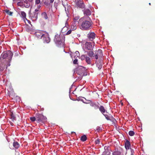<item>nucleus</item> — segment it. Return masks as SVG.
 <instances>
[{
	"instance_id": "1",
	"label": "nucleus",
	"mask_w": 155,
	"mask_h": 155,
	"mask_svg": "<svg viewBox=\"0 0 155 155\" xmlns=\"http://www.w3.org/2000/svg\"><path fill=\"white\" fill-rule=\"evenodd\" d=\"M78 24L80 26V29L83 30H89L93 27V23L91 20H85L82 18L79 20Z\"/></svg>"
},
{
	"instance_id": "2",
	"label": "nucleus",
	"mask_w": 155,
	"mask_h": 155,
	"mask_svg": "<svg viewBox=\"0 0 155 155\" xmlns=\"http://www.w3.org/2000/svg\"><path fill=\"white\" fill-rule=\"evenodd\" d=\"M13 55V53L10 51L8 50L4 51L1 55L0 61H2L4 59H6L8 62H10L12 60Z\"/></svg>"
},
{
	"instance_id": "3",
	"label": "nucleus",
	"mask_w": 155,
	"mask_h": 155,
	"mask_svg": "<svg viewBox=\"0 0 155 155\" xmlns=\"http://www.w3.org/2000/svg\"><path fill=\"white\" fill-rule=\"evenodd\" d=\"M37 122V123H44L46 121L47 118L41 114L37 113L36 114Z\"/></svg>"
},
{
	"instance_id": "4",
	"label": "nucleus",
	"mask_w": 155,
	"mask_h": 155,
	"mask_svg": "<svg viewBox=\"0 0 155 155\" xmlns=\"http://www.w3.org/2000/svg\"><path fill=\"white\" fill-rule=\"evenodd\" d=\"M75 5L76 7L81 8H84L85 7V5L83 1L81 0H76Z\"/></svg>"
},
{
	"instance_id": "5",
	"label": "nucleus",
	"mask_w": 155,
	"mask_h": 155,
	"mask_svg": "<svg viewBox=\"0 0 155 155\" xmlns=\"http://www.w3.org/2000/svg\"><path fill=\"white\" fill-rule=\"evenodd\" d=\"M62 40H64V36L60 34H57L55 35L54 41L55 43H58V41H61Z\"/></svg>"
},
{
	"instance_id": "6",
	"label": "nucleus",
	"mask_w": 155,
	"mask_h": 155,
	"mask_svg": "<svg viewBox=\"0 0 155 155\" xmlns=\"http://www.w3.org/2000/svg\"><path fill=\"white\" fill-rule=\"evenodd\" d=\"M85 68L82 66H78L77 70L76 72L78 74L81 75H82L85 71Z\"/></svg>"
},
{
	"instance_id": "7",
	"label": "nucleus",
	"mask_w": 155,
	"mask_h": 155,
	"mask_svg": "<svg viewBox=\"0 0 155 155\" xmlns=\"http://www.w3.org/2000/svg\"><path fill=\"white\" fill-rule=\"evenodd\" d=\"M95 58L97 59L98 58L101 59L103 56L102 51L100 49H99L98 50L95 52Z\"/></svg>"
},
{
	"instance_id": "8",
	"label": "nucleus",
	"mask_w": 155,
	"mask_h": 155,
	"mask_svg": "<svg viewBox=\"0 0 155 155\" xmlns=\"http://www.w3.org/2000/svg\"><path fill=\"white\" fill-rule=\"evenodd\" d=\"M87 37L90 41H92L95 38V34L93 32H89L87 35Z\"/></svg>"
},
{
	"instance_id": "9",
	"label": "nucleus",
	"mask_w": 155,
	"mask_h": 155,
	"mask_svg": "<svg viewBox=\"0 0 155 155\" xmlns=\"http://www.w3.org/2000/svg\"><path fill=\"white\" fill-rule=\"evenodd\" d=\"M38 14V12H34L33 13L30 14V16L33 21H35L37 19Z\"/></svg>"
},
{
	"instance_id": "10",
	"label": "nucleus",
	"mask_w": 155,
	"mask_h": 155,
	"mask_svg": "<svg viewBox=\"0 0 155 155\" xmlns=\"http://www.w3.org/2000/svg\"><path fill=\"white\" fill-rule=\"evenodd\" d=\"M41 39L43 40L44 43H48L50 41V38L47 35L44 34Z\"/></svg>"
},
{
	"instance_id": "11",
	"label": "nucleus",
	"mask_w": 155,
	"mask_h": 155,
	"mask_svg": "<svg viewBox=\"0 0 155 155\" xmlns=\"http://www.w3.org/2000/svg\"><path fill=\"white\" fill-rule=\"evenodd\" d=\"M64 40H62L61 41H58V43H55L57 46L60 48H63L64 46Z\"/></svg>"
},
{
	"instance_id": "12",
	"label": "nucleus",
	"mask_w": 155,
	"mask_h": 155,
	"mask_svg": "<svg viewBox=\"0 0 155 155\" xmlns=\"http://www.w3.org/2000/svg\"><path fill=\"white\" fill-rule=\"evenodd\" d=\"M44 34L42 33L41 31H38L35 32V35L38 38L41 39Z\"/></svg>"
},
{
	"instance_id": "13",
	"label": "nucleus",
	"mask_w": 155,
	"mask_h": 155,
	"mask_svg": "<svg viewBox=\"0 0 155 155\" xmlns=\"http://www.w3.org/2000/svg\"><path fill=\"white\" fill-rule=\"evenodd\" d=\"M103 115L105 117V118L107 120H112L114 118L110 114L109 115L104 114Z\"/></svg>"
},
{
	"instance_id": "14",
	"label": "nucleus",
	"mask_w": 155,
	"mask_h": 155,
	"mask_svg": "<svg viewBox=\"0 0 155 155\" xmlns=\"http://www.w3.org/2000/svg\"><path fill=\"white\" fill-rule=\"evenodd\" d=\"M98 108H99L100 111L103 114H104L106 112H107V110L103 106H101L100 107L99 106Z\"/></svg>"
},
{
	"instance_id": "15",
	"label": "nucleus",
	"mask_w": 155,
	"mask_h": 155,
	"mask_svg": "<svg viewBox=\"0 0 155 155\" xmlns=\"http://www.w3.org/2000/svg\"><path fill=\"white\" fill-rule=\"evenodd\" d=\"M130 144V142L127 140L125 143V147L126 150L129 149Z\"/></svg>"
},
{
	"instance_id": "16",
	"label": "nucleus",
	"mask_w": 155,
	"mask_h": 155,
	"mask_svg": "<svg viewBox=\"0 0 155 155\" xmlns=\"http://www.w3.org/2000/svg\"><path fill=\"white\" fill-rule=\"evenodd\" d=\"M86 44L87 45L86 48L89 50H91L92 48L91 43L86 42Z\"/></svg>"
},
{
	"instance_id": "17",
	"label": "nucleus",
	"mask_w": 155,
	"mask_h": 155,
	"mask_svg": "<svg viewBox=\"0 0 155 155\" xmlns=\"http://www.w3.org/2000/svg\"><path fill=\"white\" fill-rule=\"evenodd\" d=\"M71 29L73 30H74L77 28V24L76 23L73 22L71 25Z\"/></svg>"
},
{
	"instance_id": "18",
	"label": "nucleus",
	"mask_w": 155,
	"mask_h": 155,
	"mask_svg": "<svg viewBox=\"0 0 155 155\" xmlns=\"http://www.w3.org/2000/svg\"><path fill=\"white\" fill-rule=\"evenodd\" d=\"M13 146L15 149H18L19 146L20 144L16 141H14L13 143Z\"/></svg>"
},
{
	"instance_id": "19",
	"label": "nucleus",
	"mask_w": 155,
	"mask_h": 155,
	"mask_svg": "<svg viewBox=\"0 0 155 155\" xmlns=\"http://www.w3.org/2000/svg\"><path fill=\"white\" fill-rule=\"evenodd\" d=\"M90 105L92 107H94L95 109H97L99 107V106L97 105L95 103L92 102H91Z\"/></svg>"
},
{
	"instance_id": "20",
	"label": "nucleus",
	"mask_w": 155,
	"mask_h": 155,
	"mask_svg": "<svg viewBox=\"0 0 155 155\" xmlns=\"http://www.w3.org/2000/svg\"><path fill=\"white\" fill-rule=\"evenodd\" d=\"M24 5L26 8H28L30 6V3L28 0H25L24 1Z\"/></svg>"
},
{
	"instance_id": "21",
	"label": "nucleus",
	"mask_w": 155,
	"mask_h": 155,
	"mask_svg": "<svg viewBox=\"0 0 155 155\" xmlns=\"http://www.w3.org/2000/svg\"><path fill=\"white\" fill-rule=\"evenodd\" d=\"M84 14L86 15H90L91 14V12L90 10L88 9H85L84 10Z\"/></svg>"
},
{
	"instance_id": "22",
	"label": "nucleus",
	"mask_w": 155,
	"mask_h": 155,
	"mask_svg": "<svg viewBox=\"0 0 155 155\" xmlns=\"http://www.w3.org/2000/svg\"><path fill=\"white\" fill-rule=\"evenodd\" d=\"M87 139V137L85 135H83L81 136V137L80 139L83 142L85 141Z\"/></svg>"
},
{
	"instance_id": "23",
	"label": "nucleus",
	"mask_w": 155,
	"mask_h": 155,
	"mask_svg": "<svg viewBox=\"0 0 155 155\" xmlns=\"http://www.w3.org/2000/svg\"><path fill=\"white\" fill-rule=\"evenodd\" d=\"M61 1L63 5L65 8V6L68 5L67 1L66 0H62Z\"/></svg>"
},
{
	"instance_id": "24",
	"label": "nucleus",
	"mask_w": 155,
	"mask_h": 155,
	"mask_svg": "<svg viewBox=\"0 0 155 155\" xmlns=\"http://www.w3.org/2000/svg\"><path fill=\"white\" fill-rule=\"evenodd\" d=\"M85 60L86 62L88 64H90L91 63V60L89 57L86 56L85 57Z\"/></svg>"
},
{
	"instance_id": "25",
	"label": "nucleus",
	"mask_w": 155,
	"mask_h": 155,
	"mask_svg": "<svg viewBox=\"0 0 155 155\" xmlns=\"http://www.w3.org/2000/svg\"><path fill=\"white\" fill-rule=\"evenodd\" d=\"M105 151L104 152H107V153H110V148L108 146H105L104 147Z\"/></svg>"
},
{
	"instance_id": "26",
	"label": "nucleus",
	"mask_w": 155,
	"mask_h": 155,
	"mask_svg": "<svg viewBox=\"0 0 155 155\" xmlns=\"http://www.w3.org/2000/svg\"><path fill=\"white\" fill-rule=\"evenodd\" d=\"M121 152L118 150H115L112 153L113 155H120Z\"/></svg>"
},
{
	"instance_id": "27",
	"label": "nucleus",
	"mask_w": 155,
	"mask_h": 155,
	"mask_svg": "<svg viewBox=\"0 0 155 155\" xmlns=\"http://www.w3.org/2000/svg\"><path fill=\"white\" fill-rule=\"evenodd\" d=\"M79 17L78 16H76L74 18V22L77 23L78 22L79 20L80 19Z\"/></svg>"
},
{
	"instance_id": "28",
	"label": "nucleus",
	"mask_w": 155,
	"mask_h": 155,
	"mask_svg": "<svg viewBox=\"0 0 155 155\" xmlns=\"http://www.w3.org/2000/svg\"><path fill=\"white\" fill-rule=\"evenodd\" d=\"M4 11L8 15L10 16L12 15L13 12H12L10 11L9 10L6 9L4 10Z\"/></svg>"
},
{
	"instance_id": "29",
	"label": "nucleus",
	"mask_w": 155,
	"mask_h": 155,
	"mask_svg": "<svg viewBox=\"0 0 155 155\" xmlns=\"http://www.w3.org/2000/svg\"><path fill=\"white\" fill-rule=\"evenodd\" d=\"M94 54V53L92 51H90L87 52V55L90 57H93Z\"/></svg>"
},
{
	"instance_id": "30",
	"label": "nucleus",
	"mask_w": 155,
	"mask_h": 155,
	"mask_svg": "<svg viewBox=\"0 0 155 155\" xmlns=\"http://www.w3.org/2000/svg\"><path fill=\"white\" fill-rule=\"evenodd\" d=\"M21 17L24 18H25L26 19V14L25 13V12L22 11L21 12Z\"/></svg>"
},
{
	"instance_id": "31",
	"label": "nucleus",
	"mask_w": 155,
	"mask_h": 155,
	"mask_svg": "<svg viewBox=\"0 0 155 155\" xmlns=\"http://www.w3.org/2000/svg\"><path fill=\"white\" fill-rule=\"evenodd\" d=\"M30 120L32 122H34L36 120L37 121V118L36 117V114L35 117H30Z\"/></svg>"
},
{
	"instance_id": "32",
	"label": "nucleus",
	"mask_w": 155,
	"mask_h": 155,
	"mask_svg": "<svg viewBox=\"0 0 155 155\" xmlns=\"http://www.w3.org/2000/svg\"><path fill=\"white\" fill-rule=\"evenodd\" d=\"M129 134L130 136H133L134 134V132L133 131H130L129 132Z\"/></svg>"
},
{
	"instance_id": "33",
	"label": "nucleus",
	"mask_w": 155,
	"mask_h": 155,
	"mask_svg": "<svg viewBox=\"0 0 155 155\" xmlns=\"http://www.w3.org/2000/svg\"><path fill=\"white\" fill-rule=\"evenodd\" d=\"M42 15L45 19H47L48 18V17H47V15L45 12H44L43 13Z\"/></svg>"
},
{
	"instance_id": "34",
	"label": "nucleus",
	"mask_w": 155,
	"mask_h": 155,
	"mask_svg": "<svg viewBox=\"0 0 155 155\" xmlns=\"http://www.w3.org/2000/svg\"><path fill=\"white\" fill-rule=\"evenodd\" d=\"M100 143V140L99 139L95 140V143L96 144H99Z\"/></svg>"
},
{
	"instance_id": "35",
	"label": "nucleus",
	"mask_w": 155,
	"mask_h": 155,
	"mask_svg": "<svg viewBox=\"0 0 155 155\" xmlns=\"http://www.w3.org/2000/svg\"><path fill=\"white\" fill-rule=\"evenodd\" d=\"M11 119H12V121H14L15 119V117L14 116V115L13 114V113H12L11 115Z\"/></svg>"
},
{
	"instance_id": "36",
	"label": "nucleus",
	"mask_w": 155,
	"mask_h": 155,
	"mask_svg": "<svg viewBox=\"0 0 155 155\" xmlns=\"http://www.w3.org/2000/svg\"><path fill=\"white\" fill-rule=\"evenodd\" d=\"M110 153H107V152H104L102 155H110Z\"/></svg>"
},
{
	"instance_id": "37",
	"label": "nucleus",
	"mask_w": 155,
	"mask_h": 155,
	"mask_svg": "<svg viewBox=\"0 0 155 155\" xmlns=\"http://www.w3.org/2000/svg\"><path fill=\"white\" fill-rule=\"evenodd\" d=\"M85 57L84 55H82L81 56V59L82 60H83Z\"/></svg>"
},
{
	"instance_id": "38",
	"label": "nucleus",
	"mask_w": 155,
	"mask_h": 155,
	"mask_svg": "<svg viewBox=\"0 0 155 155\" xmlns=\"http://www.w3.org/2000/svg\"><path fill=\"white\" fill-rule=\"evenodd\" d=\"M97 65L98 66V68L100 69L101 68L102 66V64H100L99 65L97 64Z\"/></svg>"
},
{
	"instance_id": "39",
	"label": "nucleus",
	"mask_w": 155,
	"mask_h": 155,
	"mask_svg": "<svg viewBox=\"0 0 155 155\" xmlns=\"http://www.w3.org/2000/svg\"><path fill=\"white\" fill-rule=\"evenodd\" d=\"M35 4H39L40 2V0H35Z\"/></svg>"
},
{
	"instance_id": "40",
	"label": "nucleus",
	"mask_w": 155,
	"mask_h": 155,
	"mask_svg": "<svg viewBox=\"0 0 155 155\" xmlns=\"http://www.w3.org/2000/svg\"><path fill=\"white\" fill-rule=\"evenodd\" d=\"M131 155H134V150L133 149H130Z\"/></svg>"
},
{
	"instance_id": "41",
	"label": "nucleus",
	"mask_w": 155,
	"mask_h": 155,
	"mask_svg": "<svg viewBox=\"0 0 155 155\" xmlns=\"http://www.w3.org/2000/svg\"><path fill=\"white\" fill-rule=\"evenodd\" d=\"M78 60L77 59H75L73 61V63L74 64H77Z\"/></svg>"
},
{
	"instance_id": "42",
	"label": "nucleus",
	"mask_w": 155,
	"mask_h": 155,
	"mask_svg": "<svg viewBox=\"0 0 155 155\" xmlns=\"http://www.w3.org/2000/svg\"><path fill=\"white\" fill-rule=\"evenodd\" d=\"M101 128L99 127H97L96 128V130L98 131L101 130Z\"/></svg>"
},
{
	"instance_id": "43",
	"label": "nucleus",
	"mask_w": 155,
	"mask_h": 155,
	"mask_svg": "<svg viewBox=\"0 0 155 155\" xmlns=\"http://www.w3.org/2000/svg\"><path fill=\"white\" fill-rule=\"evenodd\" d=\"M71 32V30H69L67 33L66 35H68L70 34Z\"/></svg>"
},
{
	"instance_id": "44",
	"label": "nucleus",
	"mask_w": 155,
	"mask_h": 155,
	"mask_svg": "<svg viewBox=\"0 0 155 155\" xmlns=\"http://www.w3.org/2000/svg\"><path fill=\"white\" fill-rule=\"evenodd\" d=\"M57 3H56L55 2H54V6L56 8L57 7Z\"/></svg>"
},
{
	"instance_id": "45",
	"label": "nucleus",
	"mask_w": 155,
	"mask_h": 155,
	"mask_svg": "<svg viewBox=\"0 0 155 155\" xmlns=\"http://www.w3.org/2000/svg\"><path fill=\"white\" fill-rule=\"evenodd\" d=\"M50 3H52L54 2V0H50Z\"/></svg>"
},
{
	"instance_id": "46",
	"label": "nucleus",
	"mask_w": 155,
	"mask_h": 155,
	"mask_svg": "<svg viewBox=\"0 0 155 155\" xmlns=\"http://www.w3.org/2000/svg\"><path fill=\"white\" fill-rule=\"evenodd\" d=\"M3 70H4V69L3 68H0V71H2Z\"/></svg>"
},
{
	"instance_id": "47",
	"label": "nucleus",
	"mask_w": 155,
	"mask_h": 155,
	"mask_svg": "<svg viewBox=\"0 0 155 155\" xmlns=\"http://www.w3.org/2000/svg\"><path fill=\"white\" fill-rule=\"evenodd\" d=\"M45 5H49V3H48V2H45Z\"/></svg>"
},
{
	"instance_id": "48",
	"label": "nucleus",
	"mask_w": 155,
	"mask_h": 155,
	"mask_svg": "<svg viewBox=\"0 0 155 155\" xmlns=\"http://www.w3.org/2000/svg\"><path fill=\"white\" fill-rule=\"evenodd\" d=\"M38 9H35V11L34 12H38Z\"/></svg>"
},
{
	"instance_id": "49",
	"label": "nucleus",
	"mask_w": 155,
	"mask_h": 155,
	"mask_svg": "<svg viewBox=\"0 0 155 155\" xmlns=\"http://www.w3.org/2000/svg\"><path fill=\"white\" fill-rule=\"evenodd\" d=\"M26 20L27 21H28V22L29 23H31V22L29 20H28L26 18Z\"/></svg>"
},
{
	"instance_id": "50",
	"label": "nucleus",
	"mask_w": 155,
	"mask_h": 155,
	"mask_svg": "<svg viewBox=\"0 0 155 155\" xmlns=\"http://www.w3.org/2000/svg\"><path fill=\"white\" fill-rule=\"evenodd\" d=\"M66 28H66V27H64V28H63V29H62V31H63V29H66Z\"/></svg>"
},
{
	"instance_id": "51",
	"label": "nucleus",
	"mask_w": 155,
	"mask_h": 155,
	"mask_svg": "<svg viewBox=\"0 0 155 155\" xmlns=\"http://www.w3.org/2000/svg\"><path fill=\"white\" fill-rule=\"evenodd\" d=\"M28 1H29L30 2H32L33 0H28Z\"/></svg>"
},
{
	"instance_id": "52",
	"label": "nucleus",
	"mask_w": 155,
	"mask_h": 155,
	"mask_svg": "<svg viewBox=\"0 0 155 155\" xmlns=\"http://www.w3.org/2000/svg\"><path fill=\"white\" fill-rule=\"evenodd\" d=\"M41 7V6L39 5V6H38V7L39 8H40Z\"/></svg>"
},
{
	"instance_id": "53",
	"label": "nucleus",
	"mask_w": 155,
	"mask_h": 155,
	"mask_svg": "<svg viewBox=\"0 0 155 155\" xmlns=\"http://www.w3.org/2000/svg\"><path fill=\"white\" fill-rule=\"evenodd\" d=\"M13 123H12V124H11V125H13Z\"/></svg>"
},
{
	"instance_id": "54",
	"label": "nucleus",
	"mask_w": 155,
	"mask_h": 155,
	"mask_svg": "<svg viewBox=\"0 0 155 155\" xmlns=\"http://www.w3.org/2000/svg\"><path fill=\"white\" fill-rule=\"evenodd\" d=\"M149 4L150 5V3H149Z\"/></svg>"
},
{
	"instance_id": "55",
	"label": "nucleus",
	"mask_w": 155,
	"mask_h": 155,
	"mask_svg": "<svg viewBox=\"0 0 155 155\" xmlns=\"http://www.w3.org/2000/svg\"><path fill=\"white\" fill-rule=\"evenodd\" d=\"M10 65V64H8V66H9Z\"/></svg>"
}]
</instances>
